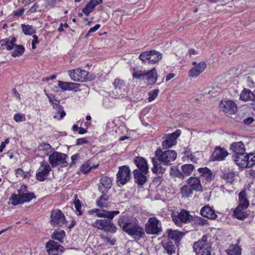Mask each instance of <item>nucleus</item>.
I'll use <instances>...</instances> for the list:
<instances>
[{"instance_id":"obj_19","label":"nucleus","mask_w":255,"mask_h":255,"mask_svg":"<svg viewBox=\"0 0 255 255\" xmlns=\"http://www.w3.org/2000/svg\"><path fill=\"white\" fill-rule=\"evenodd\" d=\"M46 248L49 255H58L64 251L63 246L52 240L48 241L46 244Z\"/></svg>"},{"instance_id":"obj_31","label":"nucleus","mask_w":255,"mask_h":255,"mask_svg":"<svg viewBox=\"0 0 255 255\" xmlns=\"http://www.w3.org/2000/svg\"><path fill=\"white\" fill-rule=\"evenodd\" d=\"M246 209L238 206L234 210L233 216L239 220H243L247 218L249 215L246 211Z\"/></svg>"},{"instance_id":"obj_36","label":"nucleus","mask_w":255,"mask_h":255,"mask_svg":"<svg viewBox=\"0 0 255 255\" xmlns=\"http://www.w3.org/2000/svg\"><path fill=\"white\" fill-rule=\"evenodd\" d=\"M255 94L249 89H244L240 95V99L244 101H253Z\"/></svg>"},{"instance_id":"obj_20","label":"nucleus","mask_w":255,"mask_h":255,"mask_svg":"<svg viewBox=\"0 0 255 255\" xmlns=\"http://www.w3.org/2000/svg\"><path fill=\"white\" fill-rule=\"evenodd\" d=\"M194 67L191 68L188 72V75L190 77H196L202 73L206 67V64L204 62L197 63L195 61L192 62Z\"/></svg>"},{"instance_id":"obj_32","label":"nucleus","mask_w":255,"mask_h":255,"mask_svg":"<svg viewBox=\"0 0 255 255\" xmlns=\"http://www.w3.org/2000/svg\"><path fill=\"white\" fill-rule=\"evenodd\" d=\"M16 38L14 37H9L7 38L2 39L0 41V43L2 46H6L7 50H12L15 44Z\"/></svg>"},{"instance_id":"obj_7","label":"nucleus","mask_w":255,"mask_h":255,"mask_svg":"<svg viewBox=\"0 0 255 255\" xmlns=\"http://www.w3.org/2000/svg\"><path fill=\"white\" fill-rule=\"evenodd\" d=\"M171 217L175 224L179 227H181L182 223H189L193 219V216L190 214L189 212L184 209L179 212H173Z\"/></svg>"},{"instance_id":"obj_46","label":"nucleus","mask_w":255,"mask_h":255,"mask_svg":"<svg viewBox=\"0 0 255 255\" xmlns=\"http://www.w3.org/2000/svg\"><path fill=\"white\" fill-rule=\"evenodd\" d=\"M22 31L25 35H32L34 33L35 31L33 27L31 25L21 24Z\"/></svg>"},{"instance_id":"obj_17","label":"nucleus","mask_w":255,"mask_h":255,"mask_svg":"<svg viewBox=\"0 0 255 255\" xmlns=\"http://www.w3.org/2000/svg\"><path fill=\"white\" fill-rule=\"evenodd\" d=\"M229 155L227 150L220 146H216L211 155V160L213 161H221L224 160Z\"/></svg>"},{"instance_id":"obj_3","label":"nucleus","mask_w":255,"mask_h":255,"mask_svg":"<svg viewBox=\"0 0 255 255\" xmlns=\"http://www.w3.org/2000/svg\"><path fill=\"white\" fill-rule=\"evenodd\" d=\"M118 225L124 232L135 240L138 241L143 238L145 235L144 229L140 226L138 221L135 218L120 216Z\"/></svg>"},{"instance_id":"obj_39","label":"nucleus","mask_w":255,"mask_h":255,"mask_svg":"<svg viewBox=\"0 0 255 255\" xmlns=\"http://www.w3.org/2000/svg\"><path fill=\"white\" fill-rule=\"evenodd\" d=\"M192 221H193L194 224L198 226H204L209 224L207 220L198 216L193 217Z\"/></svg>"},{"instance_id":"obj_30","label":"nucleus","mask_w":255,"mask_h":255,"mask_svg":"<svg viewBox=\"0 0 255 255\" xmlns=\"http://www.w3.org/2000/svg\"><path fill=\"white\" fill-rule=\"evenodd\" d=\"M133 175L135 181L139 185H143L147 181V178L145 175L147 173H143L139 170H133Z\"/></svg>"},{"instance_id":"obj_5","label":"nucleus","mask_w":255,"mask_h":255,"mask_svg":"<svg viewBox=\"0 0 255 255\" xmlns=\"http://www.w3.org/2000/svg\"><path fill=\"white\" fill-rule=\"evenodd\" d=\"M132 76L134 78L142 80L147 85H153L157 81V73L156 69L153 68L149 71H139L133 72Z\"/></svg>"},{"instance_id":"obj_13","label":"nucleus","mask_w":255,"mask_h":255,"mask_svg":"<svg viewBox=\"0 0 255 255\" xmlns=\"http://www.w3.org/2000/svg\"><path fill=\"white\" fill-rule=\"evenodd\" d=\"M180 134V130L178 129L171 133L165 134L163 137L164 140L162 142L163 149H168L175 145L177 143V138Z\"/></svg>"},{"instance_id":"obj_15","label":"nucleus","mask_w":255,"mask_h":255,"mask_svg":"<svg viewBox=\"0 0 255 255\" xmlns=\"http://www.w3.org/2000/svg\"><path fill=\"white\" fill-rule=\"evenodd\" d=\"M220 109L227 115L235 114L237 111L236 104L232 100H224L220 102Z\"/></svg>"},{"instance_id":"obj_29","label":"nucleus","mask_w":255,"mask_h":255,"mask_svg":"<svg viewBox=\"0 0 255 255\" xmlns=\"http://www.w3.org/2000/svg\"><path fill=\"white\" fill-rule=\"evenodd\" d=\"M166 233L168 235V239L174 241L176 243H179L184 235L183 232L170 229L167 230Z\"/></svg>"},{"instance_id":"obj_42","label":"nucleus","mask_w":255,"mask_h":255,"mask_svg":"<svg viewBox=\"0 0 255 255\" xmlns=\"http://www.w3.org/2000/svg\"><path fill=\"white\" fill-rule=\"evenodd\" d=\"M193 190L189 185H184L181 189V193L183 197L187 198L192 195Z\"/></svg>"},{"instance_id":"obj_25","label":"nucleus","mask_w":255,"mask_h":255,"mask_svg":"<svg viewBox=\"0 0 255 255\" xmlns=\"http://www.w3.org/2000/svg\"><path fill=\"white\" fill-rule=\"evenodd\" d=\"M134 162L138 168L135 170H139L143 173H148L149 168L144 158L141 157H136L134 159Z\"/></svg>"},{"instance_id":"obj_45","label":"nucleus","mask_w":255,"mask_h":255,"mask_svg":"<svg viewBox=\"0 0 255 255\" xmlns=\"http://www.w3.org/2000/svg\"><path fill=\"white\" fill-rule=\"evenodd\" d=\"M98 166V165H93L91 164L90 161H88L87 162L84 164L81 168V170L82 173L85 174L89 172L92 168H96Z\"/></svg>"},{"instance_id":"obj_51","label":"nucleus","mask_w":255,"mask_h":255,"mask_svg":"<svg viewBox=\"0 0 255 255\" xmlns=\"http://www.w3.org/2000/svg\"><path fill=\"white\" fill-rule=\"evenodd\" d=\"M248 161H247V164L248 163L247 167H251L255 164V155L253 156V153L248 154Z\"/></svg>"},{"instance_id":"obj_58","label":"nucleus","mask_w":255,"mask_h":255,"mask_svg":"<svg viewBox=\"0 0 255 255\" xmlns=\"http://www.w3.org/2000/svg\"><path fill=\"white\" fill-rule=\"evenodd\" d=\"M39 7V5L37 3H35L27 11V13H34L36 12Z\"/></svg>"},{"instance_id":"obj_41","label":"nucleus","mask_w":255,"mask_h":255,"mask_svg":"<svg viewBox=\"0 0 255 255\" xmlns=\"http://www.w3.org/2000/svg\"><path fill=\"white\" fill-rule=\"evenodd\" d=\"M65 236V233L63 230H55L53 235H52V238L58 241L61 243H63V240Z\"/></svg>"},{"instance_id":"obj_16","label":"nucleus","mask_w":255,"mask_h":255,"mask_svg":"<svg viewBox=\"0 0 255 255\" xmlns=\"http://www.w3.org/2000/svg\"><path fill=\"white\" fill-rule=\"evenodd\" d=\"M51 168L48 163L43 160L40 163V166L36 174V179L43 181L48 177Z\"/></svg>"},{"instance_id":"obj_38","label":"nucleus","mask_w":255,"mask_h":255,"mask_svg":"<svg viewBox=\"0 0 255 255\" xmlns=\"http://www.w3.org/2000/svg\"><path fill=\"white\" fill-rule=\"evenodd\" d=\"M228 255H241L242 249L236 245H231L227 251Z\"/></svg>"},{"instance_id":"obj_11","label":"nucleus","mask_w":255,"mask_h":255,"mask_svg":"<svg viewBox=\"0 0 255 255\" xmlns=\"http://www.w3.org/2000/svg\"><path fill=\"white\" fill-rule=\"evenodd\" d=\"M130 170L128 166L119 167L117 174V181L119 185H124L130 179Z\"/></svg>"},{"instance_id":"obj_60","label":"nucleus","mask_w":255,"mask_h":255,"mask_svg":"<svg viewBox=\"0 0 255 255\" xmlns=\"http://www.w3.org/2000/svg\"><path fill=\"white\" fill-rule=\"evenodd\" d=\"M101 27V25L99 24H97L95 25L94 27H91L88 31L87 35H90L91 33L94 32L96 31L99 28Z\"/></svg>"},{"instance_id":"obj_10","label":"nucleus","mask_w":255,"mask_h":255,"mask_svg":"<svg viewBox=\"0 0 255 255\" xmlns=\"http://www.w3.org/2000/svg\"><path fill=\"white\" fill-rule=\"evenodd\" d=\"M161 231L159 221L155 217H150L145 224L146 233L148 234L158 235Z\"/></svg>"},{"instance_id":"obj_21","label":"nucleus","mask_w":255,"mask_h":255,"mask_svg":"<svg viewBox=\"0 0 255 255\" xmlns=\"http://www.w3.org/2000/svg\"><path fill=\"white\" fill-rule=\"evenodd\" d=\"M19 195L21 197L22 203L29 202L31 200L36 198L34 193L28 191L26 185H22L17 190Z\"/></svg>"},{"instance_id":"obj_55","label":"nucleus","mask_w":255,"mask_h":255,"mask_svg":"<svg viewBox=\"0 0 255 255\" xmlns=\"http://www.w3.org/2000/svg\"><path fill=\"white\" fill-rule=\"evenodd\" d=\"M170 174L171 175H174L176 177H178L180 178H183V175L180 171L176 169H174L172 167L170 168Z\"/></svg>"},{"instance_id":"obj_34","label":"nucleus","mask_w":255,"mask_h":255,"mask_svg":"<svg viewBox=\"0 0 255 255\" xmlns=\"http://www.w3.org/2000/svg\"><path fill=\"white\" fill-rule=\"evenodd\" d=\"M162 246L167 254L171 255L175 253L176 248L174 244L169 240L164 241L162 243Z\"/></svg>"},{"instance_id":"obj_56","label":"nucleus","mask_w":255,"mask_h":255,"mask_svg":"<svg viewBox=\"0 0 255 255\" xmlns=\"http://www.w3.org/2000/svg\"><path fill=\"white\" fill-rule=\"evenodd\" d=\"M103 239L106 244H109L110 245L113 246L116 243V240L115 239H112L109 237L106 236L103 237Z\"/></svg>"},{"instance_id":"obj_23","label":"nucleus","mask_w":255,"mask_h":255,"mask_svg":"<svg viewBox=\"0 0 255 255\" xmlns=\"http://www.w3.org/2000/svg\"><path fill=\"white\" fill-rule=\"evenodd\" d=\"M188 184L193 190L201 192L203 191V187L199 177H190L188 180Z\"/></svg>"},{"instance_id":"obj_43","label":"nucleus","mask_w":255,"mask_h":255,"mask_svg":"<svg viewBox=\"0 0 255 255\" xmlns=\"http://www.w3.org/2000/svg\"><path fill=\"white\" fill-rule=\"evenodd\" d=\"M108 199L105 195H102L96 201L97 205L100 208H108L110 205L107 202Z\"/></svg>"},{"instance_id":"obj_8","label":"nucleus","mask_w":255,"mask_h":255,"mask_svg":"<svg viewBox=\"0 0 255 255\" xmlns=\"http://www.w3.org/2000/svg\"><path fill=\"white\" fill-rule=\"evenodd\" d=\"M162 54L160 52L155 50L146 51L141 53L139 59L145 62L148 61L149 63H156L162 58Z\"/></svg>"},{"instance_id":"obj_18","label":"nucleus","mask_w":255,"mask_h":255,"mask_svg":"<svg viewBox=\"0 0 255 255\" xmlns=\"http://www.w3.org/2000/svg\"><path fill=\"white\" fill-rule=\"evenodd\" d=\"M46 95L48 97L49 102L52 104L53 108L57 111V115L53 116V118L54 119L61 120L65 116L66 113L64 111L62 106L60 105L59 101L55 99L54 97L50 96L47 93H46Z\"/></svg>"},{"instance_id":"obj_59","label":"nucleus","mask_w":255,"mask_h":255,"mask_svg":"<svg viewBox=\"0 0 255 255\" xmlns=\"http://www.w3.org/2000/svg\"><path fill=\"white\" fill-rule=\"evenodd\" d=\"M102 2L103 0H90L89 3L95 9L97 5L101 3Z\"/></svg>"},{"instance_id":"obj_26","label":"nucleus","mask_w":255,"mask_h":255,"mask_svg":"<svg viewBox=\"0 0 255 255\" xmlns=\"http://www.w3.org/2000/svg\"><path fill=\"white\" fill-rule=\"evenodd\" d=\"M201 177L205 180L206 183L210 182L214 178L212 171L207 167H202L198 169Z\"/></svg>"},{"instance_id":"obj_12","label":"nucleus","mask_w":255,"mask_h":255,"mask_svg":"<svg viewBox=\"0 0 255 255\" xmlns=\"http://www.w3.org/2000/svg\"><path fill=\"white\" fill-rule=\"evenodd\" d=\"M114 87L112 91L114 97L115 98H121L126 96L127 94V87L124 81L116 78L113 83Z\"/></svg>"},{"instance_id":"obj_61","label":"nucleus","mask_w":255,"mask_h":255,"mask_svg":"<svg viewBox=\"0 0 255 255\" xmlns=\"http://www.w3.org/2000/svg\"><path fill=\"white\" fill-rule=\"evenodd\" d=\"M33 40L32 41V48L34 49L36 48V44L39 43L38 37L36 35H33Z\"/></svg>"},{"instance_id":"obj_40","label":"nucleus","mask_w":255,"mask_h":255,"mask_svg":"<svg viewBox=\"0 0 255 255\" xmlns=\"http://www.w3.org/2000/svg\"><path fill=\"white\" fill-rule=\"evenodd\" d=\"M194 168V166L191 164H186L181 166L183 173L186 176L190 175Z\"/></svg>"},{"instance_id":"obj_52","label":"nucleus","mask_w":255,"mask_h":255,"mask_svg":"<svg viewBox=\"0 0 255 255\" xmlns=\"http://www.w3.org/2000/svg\"><path fill=\"white\" fill-rule=\"evenodd\" d=\"M44 3L42 6L44 8H50L54 6L56 0H43Z\"/></svg>"},{"instance_id":"obj_49","label":"nucleus","mask_w":255,"mask_h":255,"mask_svg":"<svg viewBox=\"0 0 255 255\" xmlns=\"http://www.w3.org/2000/svg\"><path fill=\"white\" fill-rule=\"evenodd\" d=\"M13 119L16 123H20L26 121L25 115L21 113L15 114L13 117Z\"/></svg>"},{"instance_id":"obj_54","label":"nucleus","mask_w":255,"mask_h":255,"mask_svg":"<svg viewBox=\"0 0 255 255\" xmlns=\"http://www.w3.org/2000/svg\"><path fill=\"white\" fill-rule=\"evenodd\" d=\"M159 92V90L158 89H156L149 93V97L148 101L151 102L154 100L158 96V94Z\"/></svg>"},{"instance_id":"obj_22","label":"nucleus","mask_w":255,"mask_h":255,"mask_svg":"<svg viewBox=\"0 0 255 255\" xmlns=\"http://www.w3.org/2000/svg\"><path fill=\"white\" fill-rule=\"evenodd\" d=\"M112 185V180L108 177H103L100 180L99 190L103 194L106 193L111 188Z\"/></svg>"},{"instance_id":"obj_14","label":"nucleus","mask_w":255,"mask_h":255,"mask_svg":"<svg viewBox=\"0 0 255 255\" xmlns=\"http://www.w3.org/2000/svg\"><path fill=\"white\" fill-rule=\"evenodd\" d=\"M68 75L73 81L83 82L88 79V72L80 68L69 71Z\"/></svg>"},{"instance_id":"obj_47","label":"nucleus","mask_w":255,"mask_h":255,"mask_svg":"<svg viewBox=\"0 0 255 255\" xmlns=\"http://www.w3.org/2000/svg\"><path fill=\"white\" fill-rule=\"evenodd\" d=\"M15 175L20 179H25L30 175L29 171H24L21 168H17L15 170Z\"/></svg>"},{"instance_id":"obj_64","label":"nucleus","mask_w":255,"mask_h":255,"mask_svg":"<svg viewBox=\"0 0 255 255\" xmlns=\"http://www.w3.org/2000/svg\"><path fill=\"white\" fill-rule=\"evenodd\" d=\"M87 142V140L85 138H81L77 139L76 144L77 145H81Z\"/></svg>"},{"instance_id":"obj_35","label":"nucleus","mask_w":255,"mask_h":255,"mask_svg":"<svg viewBox=\"0 0 255 255\" xmlns=\"http://www.w3.org/2000/svg\"><path fill=\"white\" fill-rule=\"evenodd\" d=\"M38 150L42 151L45 155H49L54 150V149L49 143H41L38 146Z\"/></svg>"},{"instance_id":"obj_27","label":"nucleus","mask_w":255,"mask_h":255,"mask_svg":"<svg viewBox=\"0 0 255 255\" xmlns=\"http://www.w3.org/2000/svg\"><path fill=\"white\" fill-rule=\"evenodd\" d=\"M201 215L205 218L215 220L217 218V215L215 211L209 206H205L202 207L200 211Z\"/></svg>"},{"instance_id":"obj_62","label":"nucleus","mask_w":255,"mask_h":255,"mask_svg":"<svg viewBox=\"0 0 255 255\" xmlns=\"http://www.w3.org/2000/svg\"><path fill=\"white\" fill-rule=\"evenodd\" d=\"M24 11V8H21L17 10H15L13 12V14L14 16H21Z\"/></svg>"},{"instance_id":"obj_6","label":"nucleus","mask_w":255,"mask_h":255,"mask_svg":"<svg viewBox=\"0 0 255 255\" xmlns=\"http://www.w3.org/2000/svg\"><path fill=\"white\" fill-rule=\"evenodd\" d=\"M68 155L66 154L58 151H53L49 154L48 161L52 167L58 166L66 167L68 165L66 158Z\"/></svg>"},{"instance_id":"obj_24","label":"nucleus","mask_w":255,"mask_h":255,"mask_svg":"<svg viewBox=\"0 0 255 255\" xmlns=\"http://www.w3.org/2000/svg\"><path fill=\"white\" fill-rule=\"evenodd\" d=\"M234 161L238 166L241 167H247L248 163V154H246V152L242 153L240 154H234L232 156Z\"/></svg>"},{"instance_id":"obj_53","label":"nucleus","mask_w":255,"mask_h":255,"mask_svg":"<svg viewBox=\"0 0 255 255\" xmlns=\"http://www.w3.org/2000/svg\"><path fill=\"white\" fill-rule=\"evenodd\" d=\"M94 9L89 3L82 9L83 12L86 15H88L93 11Z\"/></svg>"},{"instance_id":"obj_44","label":"nucleus","mask_w":255,"mask_h":255,"mask_svg":"<svg viewBox=\"0 0 255 255\" xmlns=\"http://www.w3.org/2000/svg\"><path fill=\"white\" fill-rule=\"evenodd\" d=\"M9 201H11V204L14 206L23 203L18 193L17 195L12 194L9 198Z\"/></svg>"},{"instance_id":"obj_57","label":"nucleus","mask_w":255,"mask_h":255,"mask_svg":"<svg viewBox=\"0 0 255 255\" xmlns=\"http://www.w3.org/2000/svg\"><path fill=\"white\" fill-rule=\"evenodd\" d=\"M74 206L76 209V210L78 212L79 215L82 214V212L81 211V205L80 203V201L79 199H76L74 201Z\"/></svg>"},{"instance_id":"obj_50","label":"nucleus","mask_w":255,"mask_h":255,"mask_svg":"<svg viewBox=\"0 0 255 255\" xmlns=\"http://www.w3.org/2000/svg\"><path fill=\"white\" fill-rule=\"evenodd\" d=\"M235 174L232 172L225 173L223 175V178L227 182L232 183L234 180Z\"/></svg>"},{"instance_id":"obj_63","label":"nucleus","mask_w":255,"mask_h":255,"mask_svg":"<svg viewBox=\"0 0 255 255\" xmlns=\"http://www.w3.org/2000/svg\"><path fill=\"white\" fill-rule=\"evenodd\" d=\"M79 157V155L78 154H75L74 155H73L71 157V160L72 162L70 163V166H72L73 165H74L75 164V161L78 159Z\"/></svg>"},{"instance_id":"obj_9","label":"nucleus","mask_w":255,"mask_h":255,"mask_svg":"<svg viewBox=\"0 0 255 255\" xmlns=\"http://www.w3.org/2000/svg\"><path fill=\"white\" fill-rule=\"evenodd\" d=\"M50 217V223L53 227H61L66 223V218L59 209L53 210Z\"/></svg>"},{"instance_id":"obj_2","label":"nucleus","mask_w":255,"mask_h":255,"mask_svg":"<svg viewBox=\"0 0 255 255\" xmlns=\"http://www.w3.org/2000/svg\"><path fill=\"white\" fill-rule=\"evenodd\" d=\"M90 213H95L96 216L99 218H104V219H97L92 223L91 225L98 230L114 234L117 232V228L111 221L114 217L120 213L119 211H107L95 209L89 211Z\"/></svg>"},{"instance_id":"obj_37","label":"nucleus","mask_w":255,"mask_h":255,"mask_svg":"<svg viewBox=\"0 0 255 255\" xmlns=\"http://www.w3.org/2000/svg\"><path fill=\"white\" fill-rule=\"evenodd\" d=\"M239 205L244 208H247L249 205V202L247 199L246 195L245 192L242 191L239 194Z\"/></svg>"},{"instance_id":"obj_4","label":"nucleus","mask_w":255,"mask_h":255,"mask_svg":"<svg viewBox=\"0 0 255 255\" xmlns=\"http://www.w3.org/2000/svg\"><path fill=\"white\" fill-rule=\"evenodd\" d=\"M211 236L205 235L193 245L196 255H215L212 248Z\"/></svg>"},{"instance_id":"obj_48","label":"nucleus","mask_w":255,"mask_h":255,"mask_svg":"<svg viewBox=\"0 0 255 255\" xmlns=\"http://www.w3.org/2000/svg\"><path fill=\"white\" fill-rule=\"evenodd\" d=\"M16 49L12 53L11 56L15 57L21 55L24 52V47L21 45L15 46Z\"/></svg>"},{"instance_id":"obj_1","label":"nucleus","mask_w":255,"mask_h":255,"mask_svg":"<svg viewBox=\"0 0 255 255\" xmlns=\"http://www.w3.org/2000/svg\"><path fill=\"white\" fill-rule=\"evenodd\" d=\"M155 157L151 159L153 173L163 174L167 166L171 165L177 158V153L173 150H162L158 148L154 152Z\"/></svg>"},{"instance_id":"obj_33","label":"nucleus","mask_w":255,"mask_h":255,"mask_svg":"<svg viewBox=\"0 0 255 255\" xmlns=\"http://www.w3.org/2000/svg\"><path fill=\"white\" fill-rule=\"evenodd\" d=\"M59 87L64 91H70L73 90L78 88V84L72 83V82H66L63 81H58V84Z\"/></svg>"},{"instance_id":"obj_28","label":"nucleus","mask_w":255,"mask_h":255,"mask_svg":"<svg viewBox=\"0 0 255 255\" xmlns=\"http://www.w3.org/2000/svg\"><path fill=\"white\" fill-rule=\"evenodd\" d=\"M230 150L234 154H240L246 152V148L244 144L242 141L234 142L231 144Z\"/></svg>"}]
</instances>
